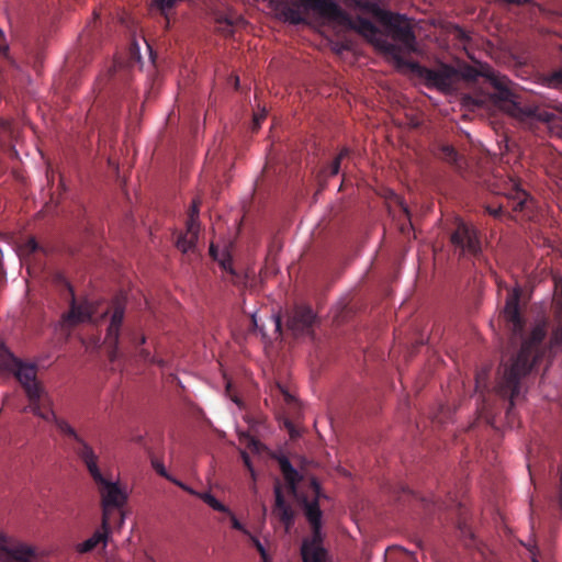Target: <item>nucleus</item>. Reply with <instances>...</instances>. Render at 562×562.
Returning a JSON list of instances; mask_svg holds the SVG:
<instances>
[{"label":"nucleus","instance_id":"nucleus-29","mask_svg":"<svg viewBox=\"0 0 562 562\" xmlns=\"http://www.w3.org/2000/svg\"><path fill=\"white\" fill-rule=\"evenodd\" d=\"M251 541H252L254 546L256 547L257 551L259 552V554L261 555L263 562H268L267 552H266L263 546L261 544V542L256 537H251Z\"/></svg>","mask_w":562,"mask_h":562},{"label":"nucleus","instance_id":"nucleus-17","mask_svg":"<svg viewBox=\"0 0 562 562\" xmlns=\"http://www.w3.org/2000/svg\"><path fill=\"white\" fill-rule=\"evenodd\" d=\"M111 525H106L103 527V521L101 522V528L97 529L93 535L79 543L77 547L78 552L88 553L95 549L99 544L106 546L109 535H110Z\"/></svg>","mask_w":562,"mask_h":562},{"label":"nucleus","instance_id":"nucleus-15","mask_svg":"<svg viewBox=\"0 0 562 562\" xmlns=\"http://www.w3.org/2000/svg\"><path fill=\"white\" fill-rule=\"evenodd\" d=\"M0 550L12 562H31V560L35 557L34 548L29 544L18 542L11 546H7L5 537L2 533H0Z\"/></svg>","mask_w":562,"mask_h":562},{"label":"nucleus","instance_id":"nucleus-22","mask_svg":"<svg viewBox=\"0 0 562 562\" xmlns=\"http://www.w3.org/2000/svg\"><path fill=\"white\" fill-rule=\"evenodd\" d=\"M38 251L45 252L44 248L40 246L35 238H29L23 245L20 246L19 252L20 257L26 259Z\"/></svg>","mask_w":562,"mask_h":562},{"label":"nucleus","instance_id":"nucleus-7","mask_svg":"<svg viewBox=\"0 0 562 562\" xmlns=\"http://www.w3.org/2000/svg\"><path fill=\"white\" fill-rule=\"evenodd\" d=\"M459 86L462 81L474 82L479 77H484L495 89L493 98L495 103L501 108L505 99L510 95L512 81L503 75L496 72L487 64H479V67L463 65L458 69Z\"/></svg>","mask_w":562,"mask_h":562},{"label":"nucleus","instance_id":"nucleus-31","mask_svg":"<svg viewBox=\"0 0 562 562\" xmlns=\"http://www.w3.org/2000/svg\"><path fill=\"white\" fill-rule=\"evenodd\" d=\"M199 204L196 201H193L192 206L189 212V218L188 221H192V218L195 221V223L199 225Z\"/></svg>","mask_w":562,"mask_h":562},{"label":"nucleus","instance_id":"nucleus-10","mask_svg":"<svg viewBox=\"0 0 562 562\" xmlns=\"http://www.w3.org/2000/svg\"><path fill=\"white\" fill-rule=\"evenodd\" d=\"M450 241L456 249L460 250L461 256H477L481 252L477 231L462 221L457 222Z\"/></svg>","mask_w":562,"mask_h":562},{"label":"nucleus","instance_id":"nucleus-13","mask_svg":"<svg viewBox=\"0 0 562 562\" xmlns=\"http://www.w3.org/2000/svg\"><path fill=\"white\" fill-rule=\"evenodd\" d=\"M112 316L105 335V344L111 348L110 357L114 360L119 351L120 330L124 318L125 300L116 297L112 306Z\"/></svg>","mask_w":562,"mask_h":562},{"label":"nucleus","instance_id":"nucleus-9","mask_svg":"<svg viewBox=\"0 0 562 562\" xmlns=\"http://www.w3.org/2000/svg\"><path fill=\"white\" fill-rule=\"evenodd\" d=\"M501 110L520 122L537 120L550 123L554 120L552 112L541 110L539 106L530 103L525 95L516 93L513 89L510 90V95L502 104Z\"/></svg>","mask_w":562,"mask_h":562},{"label":"nucleus","instance_id":"nucleus-23","mask_svg":"<svg viewBox=\"0 0 562 562\" xmlns=\"http://www.w3.org/2000/svg\"><path fill=\"white\" fill-rule=\"evenodd\" d=\"M196 496L201 498L204 503H206L214 510L231 514L229 508L226 505L222 504L220 501H217L211 493H200L196 494Z\"/></svg>","mask_w":562,"mask_h":562},{"label":"nucleus","instance_id":"nucleus-21","mask_svg":"<svg viewBox=\"0 0 562 562\" xmlns=\"http://www.w3.org/2000/svg\"><path fill=\"white\" fill-rule=\"evenodd\" d=\"M282 14L292 24H300L304 21L300 7L294 3H285L282 8Z\"/></svg>","mask_w":562,"mask_h":562},{"label":"nucleus","instance_id":"nucleus-26","mask_svg":"<svg viewBox=\"0 0 562 562\" xmlns=\"http://www.w3.org/2000/svg\"><path fill=\"white\" fill-rule=\"evenodd\" d=\"M487 376L486 371L479 372L475 378V389L476 391L482 392L484 387H486L485 379Z\"/></svg>","mask_w":562,"mask_h":562},{"label":"nucleus","instance_id":"nucleus-6","mask_svg":"<svg viewBox=\"0 0 562 562\" xmlns=\"http://www.w3.org/2000/svg\"><path fill=\"white\" fill-rule=\"evenodd\" d=\"M408 66L428 89H436L445 94L454 93L459 89L458 69L450 65L440 63L429 68L413 61Z\"/></svg>","mask_w":562,"mask_h":562},{"label":"nucleus","instance_id":"nucleus-8","mask_svg":"<svg viewBox=\"0 0 562 562\" xmlns=\"http://www.w3.org/2000/svg\"><path fill=\"white\" fill-rule=\"evenodd\" d=\"M380 23L386 29L389 35L395 42L394 44L400 47L401 55H403V52L414 53L417 50L414 26L405 14L389 11ZM401 58L400 64H406L403 56Z\"/></svg>","mask_w":562,"mask_h":562},{"label":"nucleus","instance_id":"nucleus-18","mask_svg":"<svg viewBox=\"0 0 562 562\" xmlns=\"http://www.w3.org/2000/svg\"><path fill=\"white\" fill-rule=\"evenodd\" d=\"M348 2L349 5L366 13H370L379 22H381L389 12V10L382 9L375 0H348Z\"/></svg>","mask_w":562,"mask_h":562},{"label":"nucleus","instance_id":"nucleus-34","mask_svg":"<svg viewBox=\"0 0 562 562\" xmlns=\"http://www.w3.org/2000/svg\"><path fill=\"white\" fill-rule=\"evenodd\" d=\"M241 458H243L245 467L249 470V472L251 473V476L255 479V471L252 469L249 456L246 452H241Z\"/></svg>","mask_w":562,"mask_h":562},{"label":"nucleus","instance_id":"nucleus-37","mask_svg":"<svg viewBox=\"0 0 562 562\" xmlns=\"http://www.w3.org/2000/svg\"><path fill=\"white\" fill-rule=\"evenodd\" d=\"M131 55H132L133 58H136L137 60L140 59L139 48H138V45L136 43L132 44Z\"/></svg>","mask_w":562,"mask_h":562},{"label":"nucleus","instance_id":"nucleus-24","mask_svg":"<svg viewBox=\"0 0 562 562\" xmlns=\"http://www.w3.org/2000/svg\"><path fill=\"white\" fill-rule=\"evenodd\" d=\"M350 154V150L347 148V147H344L339 154L337 155V157L333 160V162L330 164L329 168H328V176L329 177H334L336 175L339 173L340 171V164H341V160L346 157H348Z\"/></svg>","mask_w":562,"mask_h":562},{"label":"nucleus","instance_id":"nucleus-43","mask_svg":"<svg viewBox=\"0 0 562 562\" xmlns=\"http://www.w3.org/2000/svg\"><path fill=\"white\" fill-rule=\"evenodd\" d=\"M560 505L562 507V476H561V496H560Z\"/></svg>","mask_w":562,"mask_h":562},{"label":"nucleus","instance_id":"nucleus-38","mask_svg":"<svg viewBox=\"0 0 562 562\" xmlns=\"http://www.w3.org/2000/svg\"><path fill=\"white\" fill-rule=\"evenodd\" d=\"M401 206H402L403 212L408 216L409 215L408 207L406 205H404L402 202H401Z\"/></svg>","mask_w":562,"mask_h":562},{"label":"nucleus","instance_id":"nucleus-28","mask_svg":"<svg viewBox=\"0 0 562 562\" xmlns=\"http://www.w3.org/2000/svg\"><path fill=\"white\" fill-rule=\"evenodd\" d=\"M153 467H154V469L156 470V472H157L159 475H161V476L166 477L167 480H172V476H170V475L167 473V471H166V469H165V467H164V464H162V463H160V462H158V461H153Z\"/></svg>","mask_w":562,"mask_h":562},{"label":"nucleus","instance_id":"nucleus-36","mask_svg":"<svg viewBox=\"0 0 562 562\" xmlns=\"http://www.w3.org/2000/svg\"><path fill=\"white\" fill-rule=\"evenodd\" d=\"M139 356L144 361L155 362V359L150 356V352L146 349H140Z\"/></svg>","mask_w":562,"mask_h":562},{"label":"nucleus","instance_id":"nucleus-3","mask_svg":"<svg viewBox=\"0 0 562 562\" xmlns=\"http://www.w3.org/2000/svg\"><path fill=\"white\" fill-rule=\"evenodd\" d=\"M280 471L286 481L288 492L293 496L302 507L306 520L312 529V537L306 538L302 542L301 555L303 562H326L327 551L323 547L322 538V517L323 513L319 507V499L325 497L322 487L315 477L311 479L310 491L311 496L299 492L297 484L302 480V475L291 464L290 460L282 456L278 458Z\"/></svg>","mask_w":562,"mask_h":562},{"label":"nucleus","instance_id":"nucleus-35","mask_svg":"<svg viewBox=\"0 0 562 562\" xmlns=\"http://www.w3.org/2000/svg\"><path fill=\"white\" fill-rule=\"evenodd\" d=\"M9 47L5 43L4 33L0 29V54H5L8 52Z\"/></svg>","mask_w":562,"mask_h":562},{"label":"nucleus","instance_id":"nucleus-19","mask_svg":"<svg viewBox=\"0 0 562 562\" xmlns=\"http://www.w3.org/2000/svg\"><path fill=\"white\" fill-rule=\"evenodd\" d=\"M439 157L440 159L447 161L448 164L452 165L457 170H462L464 159L462 156L458 154L456 148L450 145H442L439 148Z\"/></svg>","mask_w":562,"mask_h":562},{"label":"nucleus","instance_id":"nucleus-25","mask_svg":"<svg viewBox=\"0 0 562 562\" xmlns=\"http://www.w3.org/2000/svg\"><path fill=\"white\" fill-rule=\"evenodd\" d=\"M544 81L549 88L562 89V66L559 69L549 74L544 78Z\"/></svg>","mask_w":562,"mask_h":562},{"label":"nucleus","instance_id":"nucleus-39","mask_svg":"<svg viewBox=\"0 0 562 562\" xmlns=\"http://www.w3.org/2000/svg\"><path fill=\"white\" fill-rule=\"evenodd\" d=\"M276 328H277L278 330H280V329H281V321H280V318H277V321H276Z\"/></svg>","mask_w":562,"mask_h":562},{"label":"nucleus","instance_id":"nucleus-32","mask_svg":"<svg viewBox=\"0 0 562 562\" xmlns=\"http://www.w3.org/2000/svg\"><path fill=\"white\" fill-rule=\"evenodd\" d=\"M169 481L172 482L173 484H176L177 486H179L180 488H182L183 491L188 492L191 495L196 496V494H199L193 488H191L190 486H188L187 484H184L183 482H181L175 477H172V480H169Z\"/></svg>","mask_w":562,"mask_h":562},{"label":"nucleus","instance_id":"nucleus-5","mask_svg":"<svg viewBox=\"0 0 562 562\" xmlns=\"http://www.w3.org/2000/svg\"><path fill=\"white\" fill-rule=\"evenodd\" d=\"M488 189L506 198V207L512 209L516 214H521L525 218H531L537 210V202L522 187L520 179L514 176L494 175L488 180ZM504 204L498 206L487 205L485 211L493 217L499 218L504 214Z\"/></svg>","mask_w":562,"mask_h":562},{"label":"nucleus","instance_id":"nucleus-33","mask_svg":"<svg viewBox=\"0 0 562 562\" xmlns=\"http://www.w3.org/2000/svg\"><path fill=\"white\" fill-rule=\"evenodd\" d=\"M231 517L232 527L236 530L243 531L244 533H248V531L244 528L240 521L236 518V516L231 512L228 514Z\"/></svg>","mask_w":562,"mask_h":562},{"label":"nucleus","instance_id":"nucleus-2","mask_svg":"<svg viewBox=\"0 0 562 562\" xmlns=\"http://www.w3.org/2000/svg\"><path fill=\"white\" fill-rule=\"evenodd\" d=\"M520 289L509 291L503 317L507 329L512 333V339L521 340L518 352L503 363V374L497 382L495 391L503 400H508L507 416L513 414V408L521 395V390L527 376L536 369L541 360L550 359L562 353V284L555 283L552 300V311L555 321L549 346L544 345L547 324H536L531 331L525 336V319L520 313Z\"/></svg>","mask_w":562,"mask_h":562},{"label":"nucleus","instance_id":"nucleus-45","mask_svg":"<svg viewBox=\"0 0 562 562\" xmlns=\"http://www.w3.org/2000/svg\"><path fill=\"white\" fill-rule=\"evenodd\" d=\"M235 81H236V87H237V86H238V82H239V79H238V78H236V79H235Z\"/></svg>","mask_w":562,"mask_h":562},{"label":"nucleus","instance_id":"nucleus-20","mask_svg":"<svg viewBox=\"0 0 562 562\" xmlns=\"http://www.w3.org/2000/svg\"><path fill=\"white\" fill-rule=\"evenodd\" d=\"M210 256L220 263V266L226 270V271H229V272H233V269H232V257L228 252L227 249H224L222 252L218 250V248L214 245V244H211L210 246Z\"/></svg>","mask_w":562,"mask_h":562},{"label":"nucleus","instance_id":"nucleus-27","mask_svg":"<svg viewBox=\"0 0 562 562\" xmlns=\"http://www.w3.org/2000/svg\"><path fill=\"white\" fill-rule=\"evenodd\" d=\"M266 116H267L266 111H262V112L254 115L252 131H257L258 128H260V125H261L262 121L266 119Z\"/></svg>","mask_w":562,"mask_h":562},{"label":"nucleus","instance_id":"nucleus-12","mask_svg":"<svg viewBox=\"0 0 562 562\" xmlns=\"http://www.w3.org/2000/svg\"><path fill=\"white\" fill-rule=\"evenodd\" d=\"M67 288L70 292L71 301L69 311L63 315V327L69 329L85 322H93L95 313L93 305L87 300L83 302H77L71 286L67 284Z\"/></svg>","mask_w":562,"mask_h":562},{"label":"nucleus","instance_id":"nucleus-11","mask_svg":"<svg viewBox=\"0 0 562 562\" xmlns=\"http://www.w3.org/2000/svg\"><path fill=\"white\" fill-rule=\"evenodd\" d=\"M316 314L308 305H296L288 314L286 326L294 336L308 335L313 331Z\"/></svg>","mask_w":562,"mask_h":562},{"label":"nucleus","instance_id":"nucleus-44","mask_svg":"<svg viewBox=\"0 0 562 562\" xmlns=\"http://www.w3.org/2000/svg\"><path fill=\"white\" fill-rule=\"evenodd\" d=\"M528 469H530V465H528ZM529 475L532 477V472L529 470Z\"/></svg>","mask_w":562,"mask_h":562},{"label":"nucleus","instance_id":"nucleus-1","mask_svg":"<svg viewBox=\"0 0 562 562\" xmlns=\"http://www.w3.org/2000/svg\"><path fill=\"white\" fill-rule=\"evenodd\" d=\"M0 371L12 372L21 383L29 405L24 412H31L47 423H54L59 432L71 440V449L86 465L98 486L101 496L103 527L116 519L121 526L124 521L122 507L127 502V493L119 483L105 479L99 467L93 448L65 419L58 418L53 411V400L36 380V367L19 360L3 344H0Z\"/></svg>","mask_w":562,"mask_h":562},{"label":"nucleus","instance_id":"nucleus-42","mask_svg":"<svg viewBox=\"0 0 562 562\" xmlns=\"http://www.w3.org/2000/svg\"><path fill=\"white\" fill-rule=\"evenodd\" d=\"M145 340H146L145 336H142L139 338L138 345H143L145 342Z\"/></svg>","mask_w":562,"mask_h":562},{"label":"nucleus","instance_id":"nucleus-46","mask_svg":"<svg viewBox=\"0 0 562 562\" xmlns=\"http://www.w3.org/2000/svg\"><path fill=\"white\" fill-rule=\"evenodd\" d=\"M532 562H539L536 558L532 559Z\"/></svg>","mask_w":562,"mask_h":562},{"label":"nucleus","instance_id":"nucleus-16","mask_svg":"<svg viewBox=\"0 0 562 562\" xmlns=\"http://www.w3.org/2000/svg\"><path fill=\"white\" fill-rule=\"evenodd\" d=\"M199 229L200 227L193 218L192 221L187 222V232L180 235L176 243L177 248L181 252L188 254L190 251H194L195 244L198 241Z\"/></svg>","mask_w":562,"mask_h":562},{"label":"nucleus","instance_id":"nucleus-30","mask_svg":"<svg viewBox=\"0 0 562 562\" xmlns=\"http://www.w3.org/2000/svg\"><path fill=\"white\" fill-rule=\"evenodd\" d=\"M154 2L160 10L164 11L166 9L172 8L177 0H154Z\"/></svg>","mask_w":562,"mask_h":562},{"label":"nucleus","instance_id":"nucleus-14","mask_svg":"<svg viewBox=\"0 0 562 562\" xmlns=\"http://www.w3.org/2000/svg\"><path fill=\"white\" fill-rule=\"evenodd\" d=\"M274 504L271 514L284 527L285 532H290L295 524L296 512L290 503L286 502L280 483L273 487Z\"/></svg>","mask_w":562,"mask_h":562},{"label":"nucleus","instance_id":"nucleus-40","mask_svg":"<svg viewBox=\"0 0 562 562\" xmlns=\"http://www.w3.org/2000/svg\"><path fill=\"white\" fill-rule=\"evenodd\" d=\"M283 393H284L285 400L288 402L292 400V396L288 392H283Z\"/></svg>","mask_w":562,"mask_h":562},{"label":"nucleus","instance_id":"nucleus-4","mask_svg":"<svg viewBox=\"0 0 562 562\" xmlns=\"http://www.w3.org/2000/svg\"><path fill=\"white\" fill-rule=\"evenodd\" d=\"M302 7L313 10L322 18L331 21L348 30H352L366 38L374 47L391 56L396 63H401V49L389 42L379 27L369 19L360 15L352 18L333 0H297Z\"/></svg>","mask_w":562,"mask_h":562},{"label":"nucleus","instance_id":"nucleus-41","mask_svg":"<svg viewBox=\"0 0 562 562\" xmlns=\"http://www.w3.org/2000/svg\"><path fill=\"white\" fill-rule=\"evenodd\" d=\"M555 110L562 114V104H559L555 106Z\"/></svg>","mask_w":562,"mask_h":562}]
</instances>
